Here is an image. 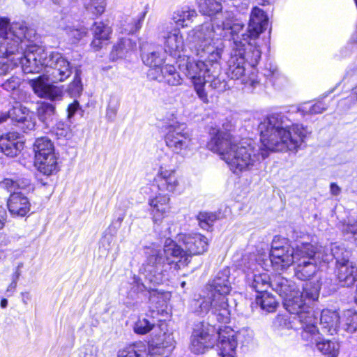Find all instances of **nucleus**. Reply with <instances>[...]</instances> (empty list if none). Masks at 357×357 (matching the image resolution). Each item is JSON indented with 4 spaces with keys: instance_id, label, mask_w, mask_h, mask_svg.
Returning <instances> with one entry per match:
<instances>
[{
    "instance_id": "nucleus-1",
    "label": "nucleus",
    "mask_w": 357,
    "mask_h": 357,
    "mask_svg": "<svg viewBox=\"0 0 357 357\" xmlns=\"http://www.w3.org/2000/svg\"><path fill=\"white\" fill-rule=\"evenodd\" d=\"M207 144L208 149L217 153L235 174L257 169L270 152L297 151L310 133L302 124L285 123L284 116L274 114L259 125L261 146L245 142H236L231 135L234 126L223 125Z\"/></svg>"
},
{
    "instance_id": "nucleus-2",
    "label": "nucleus",
    "mask_w": 357,
    "mask_h": 357,
    "mask_svg": "<svg viewBox=\"0 0 357 357\" xmlns=\"http://www.w3.org/2000/svg\"><path fill=\"white\" fill-rule=\"evenodd\" d=\"M20 54L16 55L24 73L49 74L53 81L63 82L70 75L69 62L58 52L47 51L43 47L31 44L26 39V31L23 38H16Z\"/></svg>"
},
{
    "instance_id": "nucleus-3",
    "label": "nucleus",
    "mask_w": 357,
    "mask_h": 357,
    "mask_svg": "<svg viewBox=\"0 0 357 357\" xmlns=\"http://www.w3.org/2000/svg\"><path fill=\"white\" fill-rule=\"evenodd\" d=\"M190 261L184 248L172 239L167 238L162 250L154 248L146 252V259L139 268V274L144 282L159 284L162 282L172 264L179 268L181 265L186 266Z\"/></svg>"
},
{
    "instance_id": "nucleus-4",
    "label": "nucleus",
    "mask_w": 357,
    "mask_h": 357,
    "mask_svg": "<svg viewBox=\"0 0 357 357\" xmlns=\"http://www.w3.org/2000/svg\"><path fill=\"white\" fill-rule=\"evenodd\" d=\"M248 336L247 341L252 340V333L246 330L235 333L230 328L220 329L218 333L215 328L208 323L200 322L197 324L192 332L190 338V349L196 354H204L208 349L212 348L216 343L220 357H236L237 339L243 335Z\"/></svg>"
},
{
    "instance_id": "nucleus-5",
    "label": "nucleus",
    "mask_w": 357,
    "mask_h": 357,
    "mask_svg": "<svg viewBox=\"0 0 357 357\" xmlns=\"http://www.w3.org/2000/svg\"><path fill=\"white\" fill-rule=\"evenodd\" d=\"M242 29L241 24H224V37L233 41L227 75L230 79L236 80L243 78L245 75V61L254 67L261 58V50L255 42H248V38H245V34L242 35V39L240 38L238 34Z\"/></svg>"
},
{
    "instance_id": "nucleus-6",
    "label": "nucleus",
    "mask_w": 357,
    "mask_h": 357,
    "mask_svg": "<svg viewBox=\"0 0 357 357\" xmlns=\"http://www.w3.org/2000/svg\"><path fill=\"white\" fill-rule=\"evenodd\" d=\"M228 275L227 269L219 272L210 284L207 295L195 301L197 312L199 314H206L211 311L218 321L229 322L230 310L227 295L231 290V286Z\"/></svg>"
},
{
    "instance_id": "nucleus-7",
    "label": "nucleus",
    "mask_w": 357,
    "mask_h": 357,
    "mask_svg": "<svg viewBox=\"0 0 357 357\" xmlns=\"http://www.w3.org/2000/svg\"><path fill=\"white\" fill-rule=\"evenodd\" d=\"M26 28L20 23L10 24L6 18L0 19V75L6 74L17 65L16 55L20 54L17 47V40L24 37Z\"/></svg>"
},
{
    "instance_id": "nucleus-8",
    "label": "nucleus",
    "mask_w": 357,
    "mask_h": 357,
    "mask_svg": "<svg viewBox=\"0 0 357 357\" xmlns=\"http://www.w3.org/2000/svg\"><path fill=\"white\" fill-rule=\"evenodd\" d=\"M214 24V22H207L197 26L188 32V40L191 45L190 48L197 56L204 57L206 54H209L211 59V56L216 53H218L219 57L222 56L224 47L221 40V38H223L221 34L222 27L216 26L217 30L220 31L218 33L215 30Z\"/></svg>"
},
{
    "instance_id": "nucleus-9",
    "label": "nucleus",
    "mask_w": 357,
    "mask_h": 357,
    "mask_svg": "<svg viewBox=\"0 0 357 357\" xmlns=\"http://www.w3.org/2000/svg\"><path fill=\"white\" fill-rule=\"evenodd\" d=\"M283 305L289 313L296 315L294 319L301 323L303 340H309L317 335V319L314 312L309 309L299 289L285 297Z\"/></svg>"
},
{
    "instance_id": "nucleus-10",
    "label": "nucleus",
    "mask_w": 357,
    "mask_h": 357,
    "mask_svg": "<svg viewBox=\"0 0 357 357\" xmlns=\"http://www.w3.org/2000/svg\"><path fill=\"white\" fill-rule=\"evenodd\" d=\"M200 58L204 59L195 60L190 57L183 58L178 61V68L190 81L199 99L203 102L207 103L208 99L205 85L206 77L211 71L213 61H211L209 54Z\"/></svg>"
},
{
    "instance_id": "nucleus-11",
    "label": "nucleus",
    "mask_w": 357,
    "mask_h": 357,
    "mask_svg": "<svg viewBox=\"0 0 357 357\" xmlns=\"http://www.w3.org/2000/svg\"><path fill=\"white\" fill-rule=\"evenodd\" d=\"M322 248H317L310 243L297 245L295 276L301 280H309L318 271V264L328 261L330 256L324 253Z\"/></svg>"
},
{
    "instance_id": "nucleus-12",
    "label": "nucleus",
    "mask_w": 357,
    "mask_h": 357,
    "mask_svg": "<svg viewBox=\"0 0 357 357\" xmlns=\"http://www.w3.org/2000/svg\"><path fill=\"white\" fill-rule=\"evenodd\" d=\"M34 164L38 170L44 175H52L59 170L58 158L54 145L47 137L37 138L33 144Z\"/></svg>"
},
{
    "instance_id": "nucleus-13",
    "label": "nucleus",
    "mask_w": 357,
    "mask_h": 357,
    "mask_svg": "<svg viewBox=\"0 0 357 357\" xmlns=\"http://www.w3.org/2000/svg\"><path fill=\"white\" fill-rule=\"evenodd\" d=\"M165 141L172 152L183 157L188 155L194 150L193 139L184 124L169 125Z\"/></svg>"
},
{
    "instance_id": "nucleus-14",
    "label": "nucleus",
    "mask_w": 357,
    "mask_h": 357,
    "mask_svg": "<svg viewBox=\"0 0 357 357\" xmlns=\"http://www.w3.org/2000/svg\"><path fill=\"white\" fill-rule=\"evenodd\" d=\"M297 246L294 248L285 238H275L270 252V259L273 267L277 271H283L295 263Z\"/></svg>"
},
{
    "instance_id": "nucleus-15",
    "label": "nucleus",
    "mask_w": 357,
    "mask_h": 357,
    "mask_svg": "<svg viewBox=\"0 0 357 357\" xmlns=\"http://www.w3.org/2000/svg\"><path fill=\"white\" fill-rule=\"evenodd\" d=\"M198 8L199 11L204 15L214 17L213 22L215 26L219 28L222 27L221 33L224 37L225 30L224 24L229 22V24H236L241 22L234 19V15L231 12H222V6L216 0H198Z\"/></svg>"
},
{
    "instance_id": "nucleus-16",
    "label": "nucleus",
    "mask_w": 357,
    "mask_h": 357,
    "mask_svg": "<svg viewBox=\"0 0 357 357\" xmlns=\"http://www.w3.org/2000/svg\"><path fill=\"white\" fill-rule=\"evenodd\" d=\"M160 332L152 337L148 347L149 354L153 357H167L174 348V340L171 333L166 332L167 326L162 324Z\"/></svg>"
},
{
    "instance_id": "nucleus-17",
    "label": "nucleus",
    "mask_w": 357,
    "mask_h": 357,
    "mask_svg": "<svg viewBox=\"0 0 357 357\" xmlns=\"http://www.w3.org/2000/svg\"><path fill=\"white\" fill-rule=\"evenodd\" d=\"M177 241L184 248L190 260L192 255H202L208 250V238L198 232L181 233Z\"/></svg>"
},
{
    "instance_id": "nucleus-18",
    "label": "nucleus",
    "mask_w": 357,
    "mask_h": 357,
    "mask_svg": "<svg viewBox=\"0 0 357 357\" xmlns=\"http://www.w3.org/2000/svg\"><path fill=\"white\" fill-rule=\"evenodd\" d=\"M241 24L243 25V29L238 34L240 38L242 39V35L245 34V38H248V42H255L257 44L256 38L268 26V17L261 8L255 7L250 13L248 29L244 31V25Z\"/></svg>"
},
{
    "instance_id": "nucleus-19",
    "label": "nucleus",
    "mask_w": 357,
    "mask_h": 357,
    "mask_svg": "<svg viewBox=\"0 0 357 357\" xmlns=\"http://www.w3.org/2000/svg\"><path fill=\"white\" fill-rule=\"evenodd\" d=\"M154 183L159 190L174 193L179 186L178 178L176 170L167 168L165 165H161L154 178Z\"/></svg>"
},
{
    "instance_id": "nucleus-20",
    "label": "nucleus",
    "mask_w": 357,
    "mask_h": 357,
    "mask_svg": "<svg viewBox=\"0 0 357 357\" xmlns=\"http://www.w3.org/2000/svg\"><path fill=\"white\" fill-rule=\"evenodd\" d=\"M49 79L54 82L49 74H47L43 75L36 79H31L29 83L38 96L54 100L60 95L61 91L49 84Z\"/></svg>"
},
{
    "instance_id": "nucleus-21",
    "label": "nucleus",
    "mask_w": 357,
    "mask_h": 357,
    "mask_svg": "<svg viewBox=\"0 0 357 357\" xmlns=\"http://www.w3.org/2000/svg\"><path fill=\"white\" fill-rule=\"evenodd\" d=\"M158 69L159 68L149 69L148 77L151 79L164 82L172 86H178L181 84L182 78L173 65L162 66L160 70L161 75H155Z\"/></svg>"
},
{
    "instance_id": "nucleus-22",
    "label": "nucleus",
    "mask_w": 357,
    "mask_h": 357,
    "mask_svg": "<svg viewBox=\"0 0 357 357\" xmlns=\"http://www.w3.org/2000/svg\"><path fill=\"white\" fill-rule=\"evenodd\" d=\"M170 198L167 195L159 194L149 199V205L151 207V215L155 224H160L165 215L169 212Z\"/></svg>"
},
{
    "instance_id": "nucleus-23",
    "label": "nucleus",
    "mask_w": 357,
    "mask_h": 357,
    "mask_svg": "<svg viewBox=\"0 0 357 357\" xmlns=\"http://www.w3.org/2000/svg\"><path fill=\"white\" fill-rule=\"evenodd\" d=\"M23 146V142L19 140V134L17 132H10L0 137V149L8 157L17 156Z\"/></svg>"
},
{
    "instance_id": "nucleus-24",
    "label": "nucleus",
    "mask_w": 357,
    "mask_h": 357,
    "mask_svg": "<svg viewBox=\"0 0 357 357\" xmlns=\"http://www.w3.org/2000/svg\"><path fill=\"white\" fill-rule=\"evenodd\" d=\"M165 50L175 58L181 57L185 50V43L179 29H174L165 37Z\"/></svg>"
},
{
    "instance_id": "nucleus-25",
    "label": "nucleus",
    "mask_w": 357,
    "mask_h": 357,
    "mask_svg": "<svg viewBox=\"0 0 357 357\" xmlns=\"http://www.w3.org/2000/svg\"><path fill=\"white\" fill-rule=\"evenodd\" d=\"M321 331L324 333L334 335L340 328V317L335 310L324 309L320 314Z\"/></svg>"
},
{
    "instance_id": "nucleus-26",
    "label": "nucleus",
    "mask_w": 357,
    "mask_h": 357,
    "mask_svg": "<svg viewBox=\"0 0 357 357\" xmlns=\"http://www.w3.org/2000/svg\"><path fill=\"white\" fill-rule=\"evenodd\" d=\"M29 199L21 192L12 193L8 200V208L13 215L24 217L30 211Z\"/></svg>"
},
{
    "instance_id": "nucleus-27",
    "label": "nucleus",
    "mask_w": 357,
    "mask_h": 357,
    "mask_svg": "<svg viewBox=\"0 0 357 357\" xmlns=\"http://www.w3.org/2000/svg\"><path fill=\"white\" fill-rule=\"evenodd\" d=\"M335 274L341 286L350 287L357 281V266L350 261L336 265Z\"/></svg>"
},
{
    "instance_id": "nucleus-28",
    "label": "nucleus",
    "mask_w": 357,
    "mask_h": 357,
    "mask_svg": "<svg viewBox=\"0 0 357 357\" xmlns=\"http://www.w3.org/2000/svg\"><path fill=\"white\" fill-rule=\"evenodd\" d=\"M143 62L151 68H159L164 61L163 52L160 47L143 45L142 47Z\"/></svg>"
},
{
    "instance_id": "nucleus-29",
    "label": "nucleus",
    "mask_w": 357,
    "mask_h": 357,
    "mask_svg": "<svg viewBox=\"0 0 357 357\" xmlns=\"http://www.w3.org/2000/svg\"><path fill=\"white\" fill-rule=\"evenodd\" d=\"M91 31L93 39L91 45L96 50L102 47V45L110 38L112 32V28L102 22H94Z\"/></svg>"
},
{
    "instance_id": "nucleus-30",
    "label": "nucleus",
    "mask_w": 357,
    "mask_h": 357,
    "mask_svg": "<svg viewBox=\"0 0 357 357\" xmlns=\"http://www.w3.org/2000/svg\"><path fill=\"white\" fill-rule=\"evenodd\" d=\"M220 59L221 57H219L218 53L213 54L211 56V61H213V64L211 67V71L206 77V82H209L210 86L213 89L222 91L226 89V84L220 78L221 72L220 64Z\"/></svg>"
},
{
    "instance_id": "nucleus-31",
    "label": "nucleus",
    "mask_w": 357,
    "mask_h": 357,
    "mask_svg": "<svg viewBox=\"0 0 357 357\" xmlns=\"http://www.w3.org/2000/svg\"><path fill=\"white\" fill-rule=\"evenodd\" d=\"M271 287L284 300L293 291L298 289V287L295 282L289 280L287 278L281 276L280 275H275L271 281Z\"/></svg>"
},
{
    "instance_id": "nucleus-32",
    "label": "nucleus",
    "mask_w": 357,
    "mask_h": 357,
    "mask_svg": "<svg viewBox=\"0 0 357 357\" xmlns=\"http://www.w3.org/2000/svg\"><path fill=\"white\" fill-rule=\"evenodd\" d=\"M312 337L306 342L312 344H315L317 349L324 355L328 357H337L339 354L340 346L337 342L322 340H321L320 332L317 329V335Z\"/></svg>"
},
{
    "instance_id": "nucleus-33",
    "label": "nucleus",
    "mask_w": 357,
    "mask_h": 357,
    "mask_svg": "<svg viewBox=\"0 0 357 357\" xmlns=\"http://www.w3.org/2000/svg\"><path fill=\"white\" fill-rule=\"evenodd\" d=\"M136 43L128 37L119 38L113 47L111 55L113 59L126 58L136 50Z\"/></svg>"
},
{
    "instance_id": "nucleus-34",
    "label": "nucleus",
    "mask_w": 357,
    "mask_h": 357,
    "mask_svg": "<svg viewBox=\"0 0 357 357\" xmlns=\"http://www.w3.org/2000/svg\"><path fill=\"white\" fill-rule=\"evenodd\" d=\"M145 13L136 16H125L121 21V32L126 35L133 34L142 27Z\"/></svg>"
},
{
    "instance_id": "nucleus-35",
    "label": "nucleus",
    "mask_w": 357,
    "mask_h": 357,
    "mask_svg": "<svg viewBox=\"0 0 357 357\" xmlns=\"http://www.w3.org/2000/svg\"><path fill=\"white\" fill-rule=\"evenodd\" d=\"M147 347L143 342H137L119 349L117 357H144Z\"/></svg>"
},
{
    "instance_id": "nucleus-36",
    "label": "nucleus",
    "mask_w": 357,
    "mask_h": 357,
    "mask_svg": "<svg viewBox=\"0 0 357 357\" xmlns=\"http://www.w3.org/2000/svg\"><path fill=\"white\" fill-rule=\"evenodd\" d=\"M328 105L322 100L317 102H306L301 104L298 111L303 115H315L323 113L328 108Z\"/></svg>"
},
{
    "instance_id": "nucleus-37",
    "label": "nucleus",
    "mask_w": 357,
    "mask_h": 357,
    "mask_svg": "<svg viewBox=\"0 0 357 357\" xmlns=\"http://www.w3.org/2000/svg\"><path fill=\"white\" fill-rule=\"evenodd\" d=\"M30 179L27 178H18L13 180L10 178H4L0 182V188L12 193L17 192V190H24L30 185Z\"/></svg>"
},
{
    "instance_id": "nucleus-38",
    "label": "nucleus",
    "mask_w": 357,
    "mask_h": 357,
    "mask_svg": "<svg viewBox=\"0 0 357 357\" xmlns=\"http://www.w3.org/2000/svg\"><path fill=\"white\" fill-rule=\"evenodd\" d=\"M197 14L195 10L184 8L177 10L172 15V20L178 25L182 27L187 26L188 22H192V19L197 17Z\"/></svg>"
},
{
    "instance_id": "nucleus-39",
    "label": "nucleus",
    "mask_w": 357,
    "mask_h": 357,
    "mask_svg": "<svg viewBox=\"0 0 357 357\" xmlns=\"http://www.w3.org/2000/svg\"><path fill=\"white\" fill-rule=\"evenodd\" d=\"M29 114V110L26 107H22L21 105L15 106L8 112V114L0 116V123L6 121L8 118L20 123H24Z\"/></svg>"
},
{
    "instance_id": "nucleus-40",
    "label": "nucleus",
    "mask_w": 357,
    "mask_h": 357,
    "mask_svg": "<svg viewBox=\"0 0 357 357\" xmlns=\"http://www.w3.org/2000/svg\"><path fill=\"white\" fill-rule=\"evenodd\" d=\"M340 328L349 333L355 332L357 330V314L351 310L344 311L340 317Z\"/></svg>"
},
{
    "instance_id": "nucleus-41",
    "label": "nucleus",
    "mask_w": 357,
    "mask_h": 357,
    "mask_svg": "<svg viewBox=\"0 0 357 357\" xmlns=\"http://www.w3.org/2000/svg\"><path fill=\"white\" fill-rule=\"evenodd\" d=\"M83 5L89 14L99 17L104 13L107 3L105 0H83Z\"/></svg>"
},
{
    "instance_id": "nucleus-42",
    "label": "nucleus",
    "mask_w": 357,
    "mask_h": 357,
    "mask_svg": "<svg viewBox=\"0 0 357 357\" xmlns=\"http://www.w3.org/2000/svg\"><path fill=\"white\" fill-rule=\"evenodd\" d=\"M331 255L336 259V265L349 262L350 251L344 248L342 244L334 243L331 247Z\"/></svg>"
},
{
    "instance_id": "nucleus-43",
    "label": "nucleus",
    "mask_w": 357,
    "mask_h": 357,
    "mask_svg": "<svg viewBox=\"0 0 357 357\" xmlns=\"http://www.w3.org/2000/svg\"><path fill=\"white\" fill-rule=\"evenodd\" d=\"M256 302L262 310L268 312H274L278 305L275 297L268 292L261 294L260 296H257Z\"/></svg>"
},
{
    "instance_id": "nucleus-44",
    "label": "nucleus",
    "mask_w": 357,
    "mask_h": 357,
    "mask_svg": "<svg viewBox=\"0 0 357 357\" xmlns=\"http://www.w3.org/2000/svg\"><path fill=\"white\" fill-rule=\"evenodd\" d=\"M155 327L153 320L147 318L139 317L134 324L133 331L139 335H145L149 333Z\"/></svg>"
},
{
    "instance_id": "nucleus-45",
    "label": "nucleus",
    "mask_w": 357,
    "mask_h": 357,
    "mask_svg": "<svg viewBox=\"0 0 357 357\" xmlns=\"http://www.w3.org/2000/svg\"><path fill=\"white\" fill-rule=\"evenodd\" d=\"M64 31L68 40L72 43H77L87 34V29L83 26L75 27L69 26L66 27Z\"/></svg>"
},
{
    "instance_id": "nucleus-46",
    "label": "nucleus",
    "mask_w": 357,
    "mask_h": 357,
    "mask_svg": "<svg viewBox=\"0 0 357 357\" xmlns=\"http://www.w3.org/2000/svg\"><path fill=\"white\" fill-rule=\"evenodd\" d=\"M320 284L318 282L312 284L311 282L307 283L303 287V298L306 303L314 302L318 300L319 297Z\"/></svg>"
},
{
    "instance_id": "nucleus-47",
    "label": "nucleus",
    "mask_w": 357,
    "mask_h": 357,
    "mask_svg": "<svg viewBox=\"0 0 357 357\" xmlns=\"http://www.w3.org/2000/svg\"><path fill=\"white\" fill-rule=\"evenodd\" d=\"M252 287L257 292L261 294L266 293L267 289L271 287L268 275L266 274L255 275Z\"/></svg>"
},
{
    "instance_id": "nucleus-48",
    "label": "nucleus",
    "mask_w": 357,
    "mask_h": 357,
    "mask_svg": "<svg viewBox=\"0 0 357 357\" xmlns=\"http://www.w3.org/2000/svg\"><path fill=\"white\" fill-rule=\"evenodd\" d=\"M54 114V107L52 104L42 102L38 107V116L45 123H48L52 119Z\"/></svg>"
},
{
    "instance_id": "nucleus-49",
    "label": "nucleus",
    "mask_w": 357,
    "mask_h": 357,
    "mask_svg": "<svg viewBox=\"0 0 357 357\" xmlns=\"http://www.w3.org/2000/svg\"><path fill=\"white\" fill-rule=\"evenodd\" d=\"M341 229L344 236L357 243V221L342 223Z\"/></svg>"
},
{
    "instance_id": "nucleus-50",
    "label": "nucleus",
    "mask_w": 357,
    "mask_h": 357,
    "mask_svg": "<svg viewBox=\"0 0 357 357\" xmlns=\"http://www.w3.org/2000/svg\"><path fill=\"white\" fill-rule=\"evenodd\" d=\"M197 220L199 226L204 229H207L215 221L216 215L213 213L201 212L197 215Z\"/></svg>"
},
{
    "instance_id": "nucleus-51",
    "label": "nucleus",
    "mask_w": 357,
    "mask_h": 357,
    "mask_svg": "<svg viewBox=\"0 0 357 357\" xmlns=\"http://www.w3.org/2000/svg\"><path fill=\"white\" fill-rule=\"evenodd\" d=\"M98 347L92 344H87L81 349L79 357H98Z\"/></svg>"
},
{
    "instance_id": "nucleus-52",
    "label": "nucleus",
    "mask_w": 357,
    "mask_h": 357,
    "mask_svg": "<svg viewBox=\"0 0 357 357\" xmlns=\"http://www.w3.org/2000/svg\"><path fill=\"white\" fill-rule=\"evenodd\" d=\"M21 84V79L17 76H12L6 81H5L2 84V87L8 91H12L17 89Z\"/></svg>"
},
{
    "instance_id": "nucleus-53",
    "label": "nucleus",
    "mask_w": 357,
    "mask_h": 357,
    "mask_svg": "<svg viewBox=\"0 0 357 357\" xmlns=\"http://www.w3.org/2000/svg\"><path fill=\"white\" fill-rule=\"evenodd\" d=\"M119 101L118 100L113 98L110 100L109 105L107 109L106 116L110 120L113 121L117 114V111L119 109Z\"/></svg>"
},
{
    "instance_id": "nucleus-54",
    "label": "nucleus",
    "mask_w": 357,
    "mask_h": 357,
    "mask_svg": "<svg viewBox=\"0 0 357 357\" xmlns=\"http://www.w3.org/2000/svg\"><path fill=\"white\" fill-rule=\"evenodd\" d=\"M82 91L80 79H75L69 86V91L72 96L79 95Z\"/></svg>"
},
{
    "instance_id": "nucleus-55",
    "label": "nucleus",
    "mask_w": 357,
    "mask_h": 357,
    "mask_svg": "<svg viewBox=\"0 0 357 357\" xmlns=\"http://www.w3.org/2000/svg\"><path fill=\"white\" fill-rule=\"evenodd\" d=\"M53 132L59 137H66L68 134V128L63 122H59L53 128Z\"/></svg>"
},
{
    "instance_id": "nucleus-56",
    "label": "nucleus",
    "mask_w": 357,
    "mask_h": 357,
    "mask_svg": "<svg viewBox=\"0 0 357 357\" xmlns=\"http://www.w3.org/2000/svg\"><path fill=\"white\" fill-rule=\"evenodd\" d=\"M24 267V264L22 262H19L17 265L13 269V272L11 275V280H15L18 282V280L22 274V269Z\"/></svg>"
},
{
    "instance_id": "nucleus-57",
    "label": "nucleus",
    "mask_w": 357,
    "mask_h": 357,
    "mask_svg": "<svg viewBox=\"0 0 357 357\" xmlns=\"http://www.w3.org/2000/svg\"><path fill=\"white\" fill-rule=\"evenodd\" d=\"M79 104L77 100H75L73 103L70 104L68 107V118L70 119L74 116L75 112L79 109Z\"/></svg>"
},
{
    "instance_id": "nucleus-58",
    "label": "nucleus",
    "mask_w": 357,
    "mask_h": 357,
    "mask_svg": "<svg viewBox=\"0 0 357 357\" xmlns=\"http://www.w3.org/2000/svg\"><path fill=\"white\" fill-rule=\"evenodd\" d=\"M21 123L23 125L22 126V128L23 129L31 130L35 128V121L32 119L31 114H29V117H27V119H26L24 123Z\"/></svg>"
},
{
    "instance_id": "nucleus-59",
    "label": "nucleus",
    "mask_w": 357,
    "mask_h": 357,
    "mask_svg": "<svg viewBox=\"0 0 357 357\" xmlns=\"http://www.w3.org/2000/svg\"><path fill=\"white\" fill-rule=\"evenodd\" d=\"M17 282L15 280H11V282L9 284L6 289V293L8 296H11L13 294V293L15 291V289L17 288Z\"/></svg>"
},
{
    "instance_id": "nucleus-60",
    "label": "nucleus",
    "mask_w": 357,
    "mask_h": 357,
    "mask_svg": "<svg viewBox=\"0 0 357 357\" xmlns=\"http://www.w3.org/2000/svg\"><path fill=\"white\" fill-rule=\"evenodd\" d=\"M330 192L331 195L337 196L339 195L341 192V188L337 185L335 183H331L330 185Z\"/></svg>"
},
{
    "instance_id": "nucleus-61",
    "label": "nucleus",
    "mask_w": 357,
    "mask_h": 357,
    "mask_svg": "<svg viewBox=\"0 0 357 357\" xmlns=\"http://www.w3.org/2000/svg\"><path fill=\"white\" fill-rule=\"evenodd\" d=\"M6 218V212L4 208L0 206V229H1L5 224Z\"/></svg>"
},
{
    "instance_id": "nucleus-62",
    "label": "nucleus",
    "mask_w": 357,
    "mask_h": 357,
    "mask_svg": "<svg viewBox=\"0 0 357 357\" xmlns=\"http://www.w3.org/2000/svg\"><path fill=\"white\" fill-rule=\"evenodd\" d=\"M31 300V295L28 292L22 293V301L24 304L27 305Z\"/></svg>"
},
{
    "instance_id": "nucleus-63",
    "label": "nucleus",
    "mask_w": 357,
    "mask_h": 357,
    "mask_svg": "<svg viewBox=\"0 0 357 357\" xmlns=\"http://www.w3.org/2000/svg\"><path fill=\"white\" fill-rule=\"evenodd\" d=\"M248 340V336L245 333V335H243L240 339H237V342L238 341H241L243 345H246V344H249L252 341V340H250L249 342H247Z\"/></svg>"
},
{
    "instance_id": "nucleus-64",
    "label": "nucleus",
    "mask_w": 357,
    "mask_h": 357,
    "mask_svg": "<svg viewBox=\"0 0 357 357\" xmlns=\"http://www.w3.org/2000/svg\"><path fill=\"white\" fill-rule=\"evenodd\" d=\"M351 96L353 99L357 100V85L352 89Z\"/></svg>"
}]
</instances>
